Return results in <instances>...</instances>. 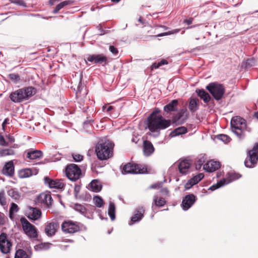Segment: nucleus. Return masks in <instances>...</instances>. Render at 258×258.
<instances>
[{
	"label": "nucleus",
	"instance_id": "obj_29",
	"mask_svg": "<svg viewBox=\"0 0 258 258\" xmlns=\"http://www.w3.org/2000/svg\"><path fill=\"white\" fill-rule=\"evenodd\" d=\"M188 108L191 112H195L197 111L199 109V99L197 98L190 99Z\"/></svg>",
	"mask_w": 258,
	"mask_h": 258
},
{
	"label": "nucleus",
	"instance_id": "obj_10",
	"mask_svg": "<svg viewBox=\"0 0 258 258\" xmlns=\"http://www.w3.org/2000/svg\"><path fill=\"white\" fill-rule=\"evenodd\" d=\"M108 58L103 54H88L87 61L95 64H100L105 66L107 64Z\"/></svg>",
	"mask_w": 258,
	"mask_h": 258
},
{
	"label": "nucleus",
	"instance_id": "obj_51",
	"mask_svg": "<svg viewBox=\"0 0 258 258\" xmlns=\"http://www.w3.org/2000/svg\"><path fill=\"white\" fill-rule=\"evenodd\" d=\"M73 157L76 162H80L83 159V156L80 154H73Z\"/></svg>",
	"mask_w": 258,
	"mask_h": 258
},
{
	"label": "nucleus",
	"instance_id": "obj_59",
	"mask_svg": "<svg viewBox=\"0 0 258 258\" xmlns=\"http://www.w3.org/2000/svg\"><path fill=\"white\" fill-rule=\"evenodd\" d=\"M197 177V179L200 182L204 177V175L203 173H199L198 175H196Z\"/></svg>",
	"mask_w": 258,
	"mask_h": 258
},
{
	"label": "nucleus",
	"instance_id": "obj_23",
	"mask_svg": "<svg viewBox=\"0 0 258 258\" xmlns=\"http://www.w3.org/2000/svg\"><path fill=\"white\" fill-rule=\"evenodd\" d=\"M39 202L49 207L52 204V199L49 193H41L38 198Z\"/></svg>",
	"mask_w": 258,
	"mask_h": 258
},
{
	"label": "nucleus",
	"instance_id": "obj_8",
	"mask_svg": "<svg viewBox=\"0 0 258 258\" xmlns=\"http://www.w3.org/2000/svg\"><path fill=\"white\" fill-rule=\"evenodd\" d=\"M66 174L70 180L75 181L81 177L82 172L77 165L70 164L66 167Z\"/></svg>",
	"mask_w": 258,
	"mask_h": 258
},
{
	"label": "nucleus",
	"instance_id": "obj_55",
	"mask_svg": "<svg viewBox=\"0 0 258 258\" xmlns=\"http://www.w3.org/2000/svg\"><path fill=\"white\" fill-rule=\"evenodd\" d=\"M0 145L4 146L8 145V143L6 142L4 137L2 135H0Z\"/></svg>",
	"mask_w": 258,
	"mask_h": 258
},
{
	"label": "nucleus",
	"instance_id": "obj_4",
	"mask_svg": "<svg viewBox=\"0 0 258 258\" xmlns=\"http://www.w3.org/2000/svg\"><path fill=\"white\" fill-rule=\"evenodd\" d=\"M246 121L239 116H234L231 120V129L239 139L245 137L244 130L246 128Z\"/></svg>",
	"mask_w": 258,
	"mask_h": 258
},
{
	"label": "nucleus",
	"instance_id": "obj_45",
	"mask_svg": "<svg viewBox=\"0 0 258 258\" xmlns=\"http://www.w3.org/2000/svg\"><path fill=\"white\" fill-rule=\"evenodd\" d=\"M7 204V201L5 196V193L4 190L0 191V205L2 206H6Z\"/></svg>",
	"mask_w": 258,
	"mask_h": 258
},
{
	"label": "nucleus",
	"instance_id": "obj_2",
	"mask_svg": "<svg viewBox=\"0 0 258 258\" xmlns=\"http://www.w3.org/2000/svg\"><path fill=\"white\" fill-rule=\"evenodd\" d=\"M114 144L109 141L100 142L95 148L98 158L101 160H107L112 155Z\"/></svg>",
	"mask_w": 258,
	"mask_h": 258
},
{
	"label": "nucleus",
	"instance_id": "obj_11",
	"mask_svg": "<svg viewBox=\"0 0 258 258\" xmlns=\"http://www.w3.org/2000/svg\"><path fill=\"white\" fill-rule=\"evenodd\" d=\"M12 244L7 238L6 233H2L0 235V250L3 253H9L11 249Z\"/></svg>",
	"mask_w": 258,
	"mask_h": 258
},
{
	"label": "nucleus",
	"instance_id": "obj_14",
	"mask_svg": "<svg viewBox=\"0 0 258 258\" xmlns=\"http://www.w3.org/2000/svg\"><path fill=\"white\" fill-rule=\"evenodd\" d=\"M145 209L143 207L137 208L133 216L131 218V222L128 224L131 226L136 223L139 222L144 217Z\"/></svg>",
	"mask_w": 258,
	"mask_h": 258
},
{
	"label": "nucleus",
	"instance_id": "obj_40",
	"mask_svg": "<svg viewBox=\"0 0 258 258\" xmlns=\"http://www.w3.org/2000/svg\"><path fill=\"white\" fill-rule=\"evenodd\" d=\"M74 209L75 211L79 212L82 215H85L86 213V209L81 204H76L74 205Z\"/></svg>",
	"mask_w": 258,
	"mask_h": 258
},
{
	"label": "nucleus",
	"instance_id": "obj_58",
	"mask_svg": "<svg viewBox=\"0 0 258 258\" xmlns=\"http://www.w3.org/2000/svg\"><path fill=\"white\" fill-rule=\"evenodd\" d=\"M162 183H156L150 186L151 188L155 189L160 187Z\"/></svg>",
	"mask_w": 258,
	"mask_h": 258
},
{
	"label": "nucleus",
	"instance_id": "obj_28",
	"mask_svg": "<svg viewBox=\"0 0 258 258\" xmlns=\"http://www.w3.org/2000/svg\"><path fill=\"white\" fill-rule=\"evenodd\" d=\"M89 186L91 190L94 192H98L102 188V185L97 180H93L89 184Z\"/></svg>",
	"mask_w": 258,
	"mask_h": 258
},
{
	"label": "nucleus",
	"instance_id": "obj_49",
	"mask_svg": "<svg viewBox=\"0 0 258 258\" xmlns=\"http://www.w3.org/2000/svg\"><path fill=\"white\" fill-rule=\"evenodd\" d=\"M160 112V110L158 108H156L148 117L147 118H153L158 117L157 114Z\"/></svg>",
	"mask_w": 258,
	"mask_h": 258
},
{
	"label": "nucleus",
	"instance_id": "obj_47",
	"mask_svg": "<svg viewBox=\"0 0 258 258\" xmlns=\"http://www.w3.org/2000/svg\"><path fill=\"white\" fill-rule=\"evenodd\" d=\"M12 3L15 4L17 5L26 7L27 5L24 0H9Z\"/></svg>",
	"mask_w": 258,
	"mask_h": 258
},
{
	"label": "nucleus",
	"instance_id": "obj_17",
	"mask_svg": "<svg viewBox=\"0 0 258 258\" xmlns=\"http://www.w3.org/2000/svg\"><path fill=\"white\" fill-rule=\"evenodd\" d=\"M191 165L190 160L184 159L181 160L178 165V170L182 174H186L189 172V169Z\"/></svg>",
	"mask_w": 258,
	"mask_h": 258
},
{
	"label": "nucleus",
	"instance_id": "obj_34",
	"mask_svg": "<svg viewBox=\"0 0 258 258\" xmlns=\"http://www.w3.org/2000/svg\"><path fill=\"white\" fill-rule=\"evenodd\" d=\"M20 176L21 178H27L33 175L32 171L29 168L22 169L19 173Z\"/></svg>",
	"mask_w": 258,
	"mask_h": 258
},
{
	"label": "nucleus",
	"instance_id": "obj_16",
	"mask_svg": "<svg viewBox=\"0 0 258 258\" xmlns=\"http://www.w3.org/2000/svg\"><path fill=\"white\" fill-rule=\"evenodd\" d=\"M189 113L186 109L180 110L173 116V120L175 123H182L188 118Z\"/></svg>",
	"mask_w": 258,
	"mask_h": 258
},
{
	"label": "nucleus",
	"instance_id": "obj_38",
	"mask_svg": "<svg viewBox=\"0 0 258 258\" xmlns=\"http://www.w3.org/2000/svg\"><path fill=\"white\" fill-rule=\"evenodd\" d=\"M94 203L97 207L101 208L103 206L104 201L103 199L99 196H96L93 198Z\"/></svg>",
	"mask_w": 258,
	"mask_h": 258
},
{
	"label": "nucleus",
	"instance_id": "obj_36",
	"mask_svg": "<svg viewBox=\"0 0 258 258\" xmlns=\"http://www.w3.org/2000/svg\"><path fill=\"white\" fill-rule=\"evenodd\" d=\"M199 181L197 179V177L195 176L190 178L185 185V188L186 189H189L193 185L197 184Z\"/></svg>",
	"mask_w": 258,
	"mask_h": 258
},
{
	"label": "nucleus",
	"instance_id": "obj_31",
	"mask_svg": "<svg viewBox=\"0 0 258 258\" xmlns=\"http://www.w3.org/2000/svg\"><path fill=\"white\" fill-rule=\"evenodd\" d=\"M207 160L205 155H201L196 159L195 163L196 168L197 170H200L202 166L204 167V163Z\"/></svg>",
	"mask_w": 258,
	"mask_h": 258
},
{
	"label": "nucleus",
	"instance_id": "obj_5",
	"mask_svg": "<svg viewBox=\"0 0 258 258\" xmlns=\"http://www.w3.org/2000/svg\"><path fill=\"white\" fill-rule=\"evenodd\" d=\"M121 172L126 174H145L148 173L146 166L141 164H133L127 163L122 166Z\"/></svg>",
	"mask_w": 258,
	"mask_h": 258
},
{
	"label": "nucleus",
	"instance_id": "obj_24",
	"mask_svg": "<svg viewBox=\"0 0 258 258\" xmlns=\"http://www.w3.org/2000/svg\"><path fill=\"white\" fill-rule=\"evenodd\" d=\"M2 172L3 174L7 176H12L13 175L14 173V165L12 161L6 163L3 168Z\"/></svg>",
	"mask_w": 258,
	"mask_h": 258
},
{
	"label": "nucleus",
	"instance_id": "obj_50",
	"mask_svg": "<svg viewBox=\"0 0 258 258\" xmlns=\"http://www.w3.org/2000/svg\"><path fill=\"white\" fill-rule=\"evenodd\" d=\"M74 2L72 0H67L62 2L59 4H60V5H61L62 8H63L67 6L72 5L74 4Z\"/></svg>",
	"mask_w": 258,
	"mask_h": 258
},
{
	"label": "nucleus",
	"instance_id": "obj_37",
	"mask_svg": "<svg viewBox=\"0 0 258 258\" xmlns=\"http://www.w3.org/2000/svg\"><path fill=\"white\" fill-rule=\"evenodd\" d=\"M7 193L8 196L11 197L13 199L18 200L20 198L19 192L14 188L9 189Z\"/></svg>",
	"mask_w": 258,
	"mask_h": 258
},
{
	"label": "nucleus",
	"instance_id": "obj_32",
	"mask_svg": "<svg viewBox=\"0 0 258 258\" xmlns=\"http://www.w3.org/2000/svg\"><path fill=\"white\" fill-rule=\"evenodd\" d=\"M187 128L184 126H180L175 128L170 133L172 137H175L180 135L184 134L187 133Z\"/></svg>",
	"mask_w": 258,
	"mask_h": 258
},
{
	"label": "nucleus",
	"instance_id": "obj_64",
	"mask_svg": "<svg viewBox=\"0 0 258 258\" xmlns=\"http://www.w3.org/2000/svg\"><path fill=\"white\" fill-rule=\"evenodd\" d=\"M138 21L142 25H144L145 24V20L143 19L141 17H139Z\"/></svg>",
	"mask_w": 258,
	"mask_h": 258
},
{
	"label": "nucleus",
	"instance_id": "obj_57",
	"mask_svg": "<svg viewBox=\"0 0 258 258\" xmlns=\"http://www.w3.org/2000/svg\"><path fill=\"white\" fill-rule=\"evenodd\" d=\"M10 123V119L9 118H6L4 120L2 123V127L4 130H5V125Z\"/></svg>",
	"mask_w": 258,
	"mask_h": 258
},
{
	"label": "nucleus",
	"instance_id": "obj_12",
	"mask_svg": "<svg viewBox=\"0 0 258 258\" xmlns=\"http://www.w3.org/2000/svg\"><path fill=\"white\" fill-rule=\"evenodd\" d=\"M62 230L69 233H73L79 230V226L75 222L72 221L63 222L61 224Z\"/></svg>",
	"mask_w": 258,
	"mask_h": 258
},
{
	"label": "nucleus",
	"instance_id": "obj_1",
	"mask_svg": "<svg viewBox=\"0 0 258 258\" xmlns=\"http://www.w3.org/2000/svg\"><path fill=\"white\" fill-rule=\"evenodd\" d=\"M170 119H165L161 115H158V117L153 118H147V126L149 130L152 133H156L155 137H157L160 134V131L168 127L171 125Z\"/></svg>",
	"mask_w": 258,
	"mask_h": 258
},
{
	"label": "nucleus",
	"instance_id": "obj_9",
	"mask_svg": "<svg viewBox=\"0 0 258 258\" xmlns=\"http://www.w3.org/2000/svg\"><path fill=\"white\" fill-rule=\"evenodd\" d=\"M22 228L27 235L31 238L37 237V231L35 227L31 224L25 217L20 219Z\"/></svg>",
	"mask_w": 258,
	"mask_h": 258
},
{
	"label": "nucleus",
	"instance_id": "obj_6",
	"mask_svg": "<svg viewBox=\"0 0 258 258\" xmlns=\"http://www.w3.org/2000/svg\"><path fill=\"white\" fill-rule=\"evenodd\" d=\"M258 162V143L252 149L247 151V156L244 161V165L247 168L254 167Z\"/></svg>",
	"mask_w": 258,
	"mask_h": 258
},
{
	"label": "nucleus",
	"instance_id": "obj_52",
	"mask_svg": "<svg viewBox=\"0 0 258 258\" xmlns=\"http://www.w3.org/2000/svg\"><path fill=\"white\" fill-rule=\"evenodd\" d=\"M109 49L113 55H116L118 53L117 49L113 45L110 46Z\"/></svg>",
	"mask_w": 258,
	"mask_h": 258
},
{
	"label": "nucleus",
	"instance_id": "obj_56",
	"mask_svg": "<svg viewBox=\"0 0 258 258\" xmlns=\"http://www.w3.org/2000/svg\"><path fill=\"white\" fill-rule=\"evenodd\" d=\"M62 9L61 5L60 4H58L55 8V9L53 11V14H56L58 12V11Z\"/></svg>",
	"mask_w": 258,
	"mask_h": 258
},
{
	"label": "nucleus",
	"instance_id": "obj_54",
	"mask_svg": "<svg viewBox=\"0 0 258 258\" xmlns=\"http://www.w3.org/2000/svg\"><path fill=\"white\" fill-rule=\"evenodd\" d=\"M5 223V216L4 214L0 212V225H4Z\"/></svg>",
	"mask_w": 258,
	"mask_h": 258
},
{
	"label": "nucleus",
	"instance_id": "obj_42",
	"mask_svg": "<svg viewBox=\"0 0 258 258\" xmlns=\"http://www.w3.org/2000/svg\"><path fill=\"white\" fill-rule=\"evenodd\" d=\"M180 31V29H174L173 30H171V31H170L168 32H164V33L159 34L157 35L153 36V37L156 38L157 37H161V36H167V35H171V34H176V33H178Z\"/></svg>",
	"mask_w": 258,
	"mask_h": 258
},
{
	"label": "nucleus",
	"instance_id": "obj_44",
	"mask_svg": "<svg viewBox=\"0 0 258 258\" xmlns=\"http://www.w3.org/2000/svg\"><path fill=\"white\" fill-rule=\"evenodd\" d=\"M52 244L50 243H41L36 246L37 248L41 250H47L50 248V245Z\"/></svg>",
	"mask_w": 258,
	"mask_h": 258
},
{
	"label": "nucleus",
	"instance_id": "obj_22",
	"mask_svg": "<svg viewBox=\"0 0 258 258\" xmlns=\"http://www.w3.org/2000/svg\"><path fill=\"white\" fill-rule=\"evenodd\" d=\"M26 157L30 160L39 159L43 156V153L40 150L30 149L25 152Z\"/></svg>",
	"mask_w": 258,
	"mask_h": 258
},
{
	"label": "nucleus",
	"instance_id": "obj_39",
	"mask_svg": "<svg viewBox=\"0 0 258 258\" xmlns=\"http://www.w3.org/2000/svg\"><path fill=\"white\" fill-rule=\"evenodd\" d=\"M19 211V207L18 205L14 203L11 204V207L9 210V217L11 219H12L14 216V214L17 213Z\"/></svg>",
	"mask_w": 258,
	"mask_h": 258
},
{
	"label": "nucleus",
	"instance_id": "obj_35",
	"mask_svg": "<svg viewBox=\"0 0 258 258\" xmlns=\"http://www.w3.org/2000/svg\"><path fill=\"white\" fill-rule=\"evenodd\" d=\"M15 258H30L27 252L23 249H19L16 251Z\"/></svg>",
	"mask_w": 258,
	"mask_h": 258
},
{
	"label": "nucleus",
	"instance_id": "obj_41",
	"mask_svg": "<svg viewBox=\"0 0 258 258\" xmlns=\"http://www.w3.org/2000/svg\"><path fill=\"white\" fill-rule=\"evenodd\" d=\"M15 154L14 150L12 148L3 149L0 151V155L1 156H6L9 155H13Z\"/></svg>",
	"mask_w": 258,
	"mask_h": 258
},
{
	"label": "nucleus",
	"instance_id": "obj_26",
	"mask_svg": "<svg viewBox=\"0 0 258 258\" xmlns=\"http://www.w3.org/2000/svg\"><path fill=\"white\" fill-rule=\"evenodd\" d=\"M199 97L203 99L205 103H208L211 100V96L208 92L204 89H198L196 90Z\"/></svg>",
	"mask_w": 258,
	"mask_h": 258
},
{
	"label": "nucleus",
	"instance_id": "obj_60",
	"mask_svg": "<svg viewBox=\"0 0 258 258\" xmlns=\"http://www.w3.org/2000/svg\"><path fill=\"white\" fill-rule=\"evenodd\" d=\"M192 21H193V19L192 18H190L189 19L184 20V21H183V23H185V24H186L187 25H190V24H191L192 23Z\"/></svg>",
	"mask_w": 258,
	"mask_h": 258
},
{
	"label": "nucleus",
	"instance_id": "obj_63",
	"mask_svg": "<svg viewBox=\"0 0 258 258\" xmlns=\"http://www.w3.org/2000/svg\"><path fill=\"white\" fill-rule=\"evenodd\" d=\"M159 67L160 66H158V63L156 62L153 63L151 67L152 70L158 69Z\"/></svg>",
	"mask_w": 258,
	"mask_h": 258
},
{
	"label": "nucleus",
	"instance_id": "obj_46",
	"mask_svg": "<svg viewBox=\"0 0 258 258\" xmlns=\"http://www.w3.org/2000/svg\"><path fill=\"white\" fill-rule=\"evenodd\" d=\"M240 175H239L238 173H232L230 174H229V178H225L226 180H230L231 182H232L233 180L238 179L240 177Z\"/></svg>",
	"mask_w": 258,
	"mask_h": 258
},
{
	"label": "nucleus",
	"instance_id": "obj_61",
	"mask_svg": "<svg viewBox=\"0 0 258 258\" xmlns=\"http://www.w3.org/2000/svg\"><path fill=\"white\" fill-rule=\"evenodd\" d=\"M97 28L98 29V30L99 31V34L100 35H103L105 33V31L101 27V26H97Z\"/></svg>",
	"mask_w": 258,
	"mask_h": 258
},
{
	"label": "nucleus",
	"instance_id": "obj_48",
	"mask_svg": "<svg viewBox=\"0 0 258 258\" xmlns=\"http://www.w3.org/2000/svg\"><path fill=\"white\" fill-rule=\"evenodd\" d=\"M9 78L15 82H18L20 80V76L18 74H10L9 75Z\"/></svg>",
	"mask_w": 258,
	"mask_h": 258
},
{
	"label": "nucleus",
	"instance_id": "obj_18",
	"mask_svg": "<svg viewBox=\"0 0 258 258\" xmlns=\"http://www.w3.org/2000/svg\"><path fill=\"white\" fill-rule=\"evenodd\" d=\"M155 148L152 143L148 140L144 141L143 144V154L146 157L151 156L154 152Z\"/></svg>",
	"mask_w": 258,
	"mask_h": 258
},
{
	"label": "nucleus",
	"instance_id": "obj_3",
	"mask_svg": "<svg viewBox=\"0 0 258 258\" xmlns=\"http://www.w3.org/2000/svg\"><path fill=\"white\" fill-rule=\"evenodd\" d=\"M35 93V88L33 87H28L18 89L12 92L10 94V97L13 102L18 103L27 100Z\"/></svg>",
	"mask_w": 258,
	"mask_h": 258
},
{
	"label": "nucleus",
	"instance_id": "obj_30",
	"mask_svg": "<svg viewBox=\"0 0 258 258\" xmlns=\"http://www.w3.org/2000/svg\"><path fill=\"white\" fill-rule=\"evenodd\" d=\"M230 182V180H226L225 178H223V179L218 181L217 183L210 186L209 187V189L213 191Z\"/></svg>",
	"mask_w": 258,
	"mask_h": 258
},
{
	"label": "nucleus",
	"instance_id": "obj_20",
	"mask_svg": "<svg viewBox=\"0 0 258 258\" xmlns=\"http://www.w3.org/2000/svg\"><path fill=\"white\" fill-rule=\"evenodd\" d=\"M27 217L29 219L36 220L41 216V212L36 208L29 207L27 210Z\"/></svg>",
	"mask_w": 258,
	"mask_h": 258
},
{
	"label": "nucleus",
	"instance_id": "obj_33",
	"mask_svg": "<svg viewBox=\"0 0 258 258\" xmlns=\"http://www.w3.org/2000/svg\"><path fill=\"white\" fill-rule=\"evenodd\" d=\"M108 214L111 220L114 221L115 219V206L113 202L109 203Z\"/></svg>",
	"mask_w": 258,
	"mask_h": 258
},
{
	"label": "nucleus",
	"instance_id": "obj_13",
	"mask_svg": "<svg viewBox=\"0 0 258 258\" xmlns=\"http://www.w3.org/2000/svg\"><path fill=\"white\" fill-rule=\"evenodd\" d=\"M197 200L196 197L194 194L185 196L182 201L181 207L183 210L187 211L195 204Z\"/></svg>",
	"mask_w": 258,
	"mask_h": 258
},
{
	"label": "nucleus",
	"instance_id": "obj_27",
	"mask_svg": "<svg viewBox=\"0 0 258 258\" xmlns=\"http://www.w3.org/2000/svg\"><path fill=\"white\" fill-rule=\"evenodd\" d=\"M165 204L166 201L163 198H158L157 196H155L153 198L152 209L154 211L155 207H163Z\"/></svg>",
	"mask_w": 258,
	"mask_h": 258
},
{
	"label": "nucleus",
	"instance_id": "obj_7",
	"mask_svg": "<svg viewBox=\"0 0 258 258\" xmlns=\"http://www.w3.org/2000/svg\"><path fill=\"white\" fill-rule=\"evenodd\" d=\"M206 88L212 94L214 98L217 101L222 98L225 91L223 85L215 82L209 84Z\"/></svg>",
	"mask_w": 258,
	"mask_h": 258
},
{
	"label": "nucleus",
	"instance_id": "obj_43",
	"mask_svg": "<svg viewBox=\"0 0 258 258\" xmlns=\"http://www.w3.org/2000/svg\"><path fill=\"white\" fill-rule=\"evenodd\" d=\"M217 139L222 141L225 143H228L230 141V138L226 135L220 134L218 135Z\"/></svg>",
	"mask_w": 258,
	"mask_h": 258
},
{
	"label": "nucleus",
	"instance_id": "obj_53",
	"mask_svg": "<svg viewBox=\"0 0 258 258\" xmlns=\"http://www.w3.org/2000/svg\"><path fill=\"white\" fill-rule=\"evenodd\" d=\"M82 77L81 76L80 78V81H79V82L78 86H77V93H78V92H80L82 91V89L83 88L82 83Z\"/></svg>",
	"mask_w": 258,
	"mask_h": 258
},
{
	"label": "nucleus",
	"instance_id": "obj_62",
	"mask_svg": "<svg viewBox=\"0 0 258 258\" xmlns=\"http://www.w3.org/2000/svg\"><path fill=\"white\" fill-rule=\"evenodd\" d=\"M158 66L161 67V66H162L163 64H167L168 62L165 59H162L160 61L158 62Z\"/></svg>",
	"mask_w": 258,
	"mask_h": 258
},
{
	"label": "nucleus",
	"instance_id": "obj_21",
	"mask_svg": "<svg viewBox=\"0 0 258 258\" xmlns=\"http://www.w3.org/2000/svg\"><path fill=\"white\" fill-rule=\"evenodd\" d=\"M58 227V224L55 222L48 223L45 226V232L47 236H52L55 234Z\"/></svg>",
	"mask_w": 258,
	"mask_h": 258
},
{
	"label": "nucleus",
	"instance_id": "obj_15",
	"mask_svg": "<svg viewBox=\"0 0 258 258\" xmlns=\"http://www.w3.org/2000/svg\"><path fill=\"white\" fill-rule=\"evenodd\" d=\"M44 181L45 184L48 185L50 188L62 189L64 186V184L61 179L52 180L46 176L44 178Z\"/></svg>",
	"mask_w": 258,
	"mask_h": 258
},
{
	"label": "nucleus",
	"instance_id": "obj_19",
	"mask_svg": "<svg viewBox=\"0 0 258 258\" xmlns=\"http://www.w3.org/2000/svg\"><path fill=\"white\" fill-rule=\"evenodd\" d=\"M220 167V163L218 161L211 160L204 165V169L208 172H213Z\"/></svg>",
	"mask_w": 258,
	"mask_h": 258
},
{
	"label": "nucleus",
	"instance_id": "obj_25",
	"mask_svg": "<svg viewBox=\"0 0 258 258\" xmlns=\"http://www.w3.org/2000/svg\"><path fill=\"white\" fill-rule=\"evenodd\" d=\"M177 100H173L169 103L164 106V110L166 112L176 111L177 110Z\"/></svg>",
	"mask_w": 258,
	"mask_h": 258
}]
</instances>
